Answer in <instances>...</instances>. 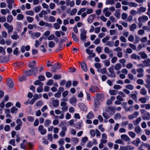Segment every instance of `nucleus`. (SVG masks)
<instances>
[{"label":"nucleus","instance_id":"obj_1","mask_svg":"<svg viewBox=\"0 0 150 150\" xmlns=\"http://www.w3.org/2000/svg\"><path fill=\"white\" fill-rule=\"evenodd\" d=\"M116 107L113 106H108L106 107L105 108V111L107 113H109V115H112L114 114L116 111Z\"/></svg>","mask_w":150,"mask_h":150},{"label":"nucleus","instance_id":"obj_2","mask_svg":"<svg viewBox=\"0 0 150 150\" xmlns=\"http://www.w3.org/2000/svg\"><path fill=\"white\" fill-rule=\"evenodd\" d=\"M142 117L144 120H149L150 119V114L145 110H141Z\"/></svg>","mask_w":150,"mask_h":150},{"label":"nucleus","instance_id":"obj_3","mask_svg":"<svg viewBox=\"0 0 150 150\" xmlns=\"http://www.w3.org/2000/svg\"><path fill=\"white\" fill-rule=\"evenodd\" d=\"M80 30L81 32L80 35L81 40L84 42L86 38V31L83 28L81 29Z\"/></svg>","mask_w":150,"mask_h":150},{"label":"nucleus","instance_id":"obj_4","mask_svg":"<svg viewBox=\"0 0 150 150\" xmlns=\"http://www.w3.org/2000/svg\"><path fill=\"white\" fill-rule=\"evenodd\" d=\"M61 67L59 64L57 63L54 64L52 66V72L53 73H55L57 71V70L60 68Z\"/></svg>","mask_w":150,"mask_h":150},{"label":"nucleus","instance_id":"obj_5","mask_svg":"<svg viewBox=\"0 0 150 150\" xmlns=\"http://www.w3.org/2000/svg\"><path fill=\"white\" fill-rule=\"evenodd\" d=\"M4 26L8 30V31L9 33H11L13 31V27L11 25H9L7 23H5L4 24Z\"/></svg>","mask_w":150,"mask_h":150},{"label":"nucleus","instance_id":"obj_6","mask_svg":"<svg viewBox=\"0 0 150 150\" xmlns=\"http://www.w3.org/2000/svg\"><path fill=\"white\" fill-rule=\"evenodd\" d=\"M38 130L40 132L41 134L44 135L47 132L46 130L44 128V127L43 125H40L38 127Z\"/></svg>","mask_w":150,"mask_h":150},{"label":"nucleus","instance_id":"obj_7","mask_svg":"<svg viewBox=\"0 0 150 150\" xmlns=\"http://www.w3.org/2000/svg\"><path fill=\"white\" fill-rule=\"evenodd\" d=\"M133 149V147L129 145H127L125 146L120 147V149L121 150H131Z\"/></svg>","mask_w":150,"mask_h":150},{"label":"nucleus","instance_id":"obj_8","mask_svg":"<svg viewBox=\"0 0 150 150\" xmlns=\"http://www.w3.org/2000/svg\"><path fill=\"white\" fill-rule=\"evenodd\" d=\"M148 20V17L145 15L139 17L138 19V21H140L142 22H144Z\"/></svg>","mask_w":150,"mask_h":150},{"label":"nucleus","instance_id":"obj_9","mask_svg":"<svg viewBox=\"0 0 150 150\" xmlns=\"http://www.w3.org/2000/svg\"><path fill=\"white\" fill-rule=\"evenodd\" d=\"M8 86L10 88H12L14 86V84L12 81V79L11 78H8L6 82Z\"/></svg>","mask_w":150,"mask_h":150},{"label":"nucleus","instance_id":"obj_10","mask_svg":"<svg viewBox=\"0 0 150 150\" xmlns=\"http://www.w3.org/2000/svg\"><path fill=\"white\" fill-rule=\"evenodd\" d=\"M120 137L122 140L125 141H129L130 139V138L126 134H122L121 135Z\"/></svg>","mask_w":150,"mask_h":150},{"label":"nucleus","instance_id":"obj_11","mask_svg":"<svg viewBox=\"0 0 150 150\" xmlns=\"http://www.w3.org/2000/svg\"><path fill=\"white\" fill-rule=\"evenodd\" d=\"M143 63L144 64L145 67H149L150 66V59H147L144 60L143 62Z\"/></svg>","mask_w":150,"mask_h":150},{"label":"nucleus","instance_id":"obj_12","mask_svg":"<svg viewBox=\"0 0 150 150\" xmlns=\"http://www.w3.org/2000/svg\"><path fill=\"white\" fill-rule=\"evenodd\" d=\"M139 54L140 55L141 58L142 59H146L147 57V55L145 53L144 51L140 52L139 53Z\"/></svg>","mask_w":150,"mask_h":150},{"label":"nucleus","instance_id":"obj_13","mask_svg":"<svg viewBox=\"0 0 150 150\" xmlns=\"http://www.w3.org/2000/svg\"><path fill=\"white\" fill-rule=\"evenodd\" d=\"M95 14H92L90 15L88 17L87 21L89 23H91L94 19V17L95 16Z\"/></svg>","mask_w":150,"mask_h":150},{"label":"nucleus","instance_id":"obj_14","mask_svg":"<svg viewBox=\"0 0 150 150\" xmlns=\"http://www.w3.org/2000/svg\"><path fill=\"white\" fill-rule=\"evenodd\" d=\"M81 66L82 69L85 71H87V68L85 62L82 61L81 64Z\"/></svg>","mask_w":150,"mask_h":150},{"label":"nucleus","instance_id":"obj_15","mask_svg":"<svg viewBox=\"0 0 150 150\" xmlns=\"http://www.w3.org/2000/svg\"><path fill=\"white\" fill-rule=\"evenodd\" d=\"M30 70L32 72V75L33 74L34 76H36V74L38 73V69L37 67H35L30 69Z\"/></svg>","mask_w":150,"mask_h":150},{"label":"nucleus","instance_id":"obj_16","mask_svg":"<svg viewBox=\"0 0 150 150\" xmlns=\"http://www.w3.org/2000/svg\"><path fill=\"white\" fill-rule=\"evenodd\" d=\"M100 103L98 100L97 98H96L94 99V106L96 108H98L99 107Z\"/></svg>","mask_w":150,"mask_h":150},{"label":"nucleus","instance_id":"obj_17","mask_svg":"<svg viewBox=\"0 0 150 150\" xmlns=\"http://www.w3.org/2000/svg\"><path fill=\"white\" fill-rule=\"evenodd\" d=\"M142 131V130L139 126H137L134 128V131L137 134H139Z\"/></svg>","mask_w":150,"mask_h":150},{"label":"nucleus","instance_id":"obj_18","mask_svg":"<svg viewBox=\"0 0 150 150\" xmlns=\"http://www.w3.org/2000/svg\"><path fill=\"white\" fill-rule=\"evenodd\" d=\"M40 81L39 80H36L35 81L34 84L36 85H39L40 87H42L43 85V83Z\"/></svg>","mask_w":150,"mask_h":150},{"label":"nucleus","instance_id":"obj_19","mask_svg":"<svg viewBox=\"0 0 150 150\" xmlns=\"http://www.w3.org/2000/svg\"><path fill=\"white\" fill-rule=\"evenodd\" d=\"M98 71L99 73H101L102 74H106L107 72L106 68H104L102 69H99L98 70Z\"/></svg>","mask_w":150,"mask_h":150},{"label":"nucleus","instance_id":"obj_20","mask_svg":"<svg viewBox=\"0 0 150 150\" xmlns=\"http://www.w3.org/2000/svg\"><path fill=\"white\" fill-rule=\"evenodd\" d=\"M131 58L133 59H137L139 60L140 59V57L139 56L135 54H133L131 56Z\"/></svg>","mask_w":150,"mask_h":150},{"label":"nucleus","instance_id":"obj_21","mask_svg":"<svg viewBox=\"0 0 150 150\" xmlns=\"http://www.w3.org/2000/svg\"><path fill=\"white\" fill-rule=\"evenodd\" d=\"M137 28V26L134 23L130 25L129 27V29L131 31H133L136 29Z\"/></svg>","mask_w":150,"mask_h":150},{"label":"nucleus","instance_id":"obj_22","mask_svg":"<svg viewBox=\"0 0 150 150\" xmlns=\"http://www.w3.org/2000/svg\"><path fill=\"white\" fill-rule=\"evenodd\" d=\"M40 35V33H32L31 34V37L33 38H34V36L36 38H38Z\"/></svg>","mask_w":150,"mask_h":150},{"label":"nucleus","instance_id":"obj_23","mask_svg":"<svg viewBox=\"0 0 150 150\" xmlns=\"http://www.w3.org/2000/svg\"><path fill=\"white\" fill-rule=\"evenodd\" d=\"M69 102L71 104L73 105L74 103H75L76 102V99L74 97H72L70 99Z\"/></svg>","mask_w":150,"mask_h":150},{"label":"nucleus","instance_id":"obj_24","mask_svg":"<svg viewBox=\"0 0 150 150\" xmlns=\"http://www.w3.org/2000/svg\"><path fill=\"white\" fill-rule=\"evenodd\" d=\"M141 121V118L140 117H139L135 121H133V124L134 125L136 126Z\"/></svg>","mask_w":150,"mask_h":150},{"label":"nucleus","instance_id":"obj_25","mask_svg":"<svg viewBox=\"0 0 150 150\" xmlns=\"http://www.w3.org/2000/svg\"><path fill=\"white\" fill-rule=\"evenodd\" d=\"M51 123V120H46L44 123V125L46 127H48Z\"/></svg>","mask_w":150,"mask_h":150},{"label":"nucleus","instance_id":"obj_26","mask_svg":"<svg viewBox=\"0 0 150 150\" xmlns=\"http://www.w3.org/2000/svg\"><path fill=\"white\" fill-rule=\"evenodd\" d=\"M71 36L73 40L76 42H77L79 41V39L76 36V35L74 34L73 33H71Z\"/></svg>","mask_w":150,"mask_h":150},{"label":"nucleus","instance_id":"obj_27","mask_svg":"<svg viewBox=\"0 0 150 150\" xmlns=\"http://www.w3.org/2000/svg\"><path fill=\"white\" fill-rule=\"evenodd\" d=\"M96 97V98L102 101L104 99V96L103 94H97Z\"/></svg>","mask_w":150,"mask_h":150},{"label":"nucleus","instance_id":"obj_28","mask_svg":"<svg viewBox=\"0 0 150 150\" xmlns=\"http://www.w3.org/2000/svg\"><path fill=\"white\" fill-rule=\"evenodd\" d=\"M41 7L40 6H38L33 8V10L35 13H38L40 11Z\"/></svg>","mask_w":150,"mask_h":150},{"label":"nucleus","instance_id":"obj_29","mask_svg":"<svg viewBox=\"0 0 150 150\" xmlns=\"http://www.w3.org/2000/svg\"><path fill=\"white\" fill-rule=\"evenodd\" d=\"M128 134L129 136L131 138H134L136 135L135 133L134 132L132 131L129 132H128Z\"/></svg>","mask_w":150,"mask_h":150},{"label":"nucleus","instance_id":"obj_30","mask_svg":"<svg viewBox=\"0 0 150 150\" xmlns=\"http://www.w3.org/2000/svg\"><path fill=\"white\" fill-rule=\"evenodd\" d=\"M115 3L114 0H107L105 2V4L106 5L110 4L111 5H113Z\"/></svg>","mask_w":150,"mask_h":150},{"label":"nucleus","instance_id":"obj_31","mask_svg":"<svg viewBox=\"0 0 150 150\" xmlns=\"http://www.w3.org/2000/svg\"><path fill=\"white\" fill-rule=\"evenodd\" d=\"M13 18L12 15H8L7 17V21L8 23H11L13 20Z\"/></svg>","mask_w":150,"mask_h":150},{"label":"nucleus","instance_id":"obj_32","mask_svg":"<svg viewBox=\"0 0 150 150\" xmlns=\"http://www.w3.org/2000/svg\"><path fill=\"white\" fill-rule=\"evenodd\" d=\"M121 114L120 113H117L116 114L114 117V119L115 120H117V119H120L121 118Z\"/></svg>","mask_w":150,"mask_h":150},{"label":"nucleus","instance_id":"obj_33","mask_svg":"<svg viewBox=\"0 0 150 150\" xmlns=\"http://www.w3.org/2000/svg\"><path fill=\"white\" fill-rule=\"evenodd\" d=\"M121 65L120 63L116 64L115 67V69L117 71L120 70L121 68Z\"/></svg>","mask_w":150,"mask_h":150},{"label":"nucleus","instance_id":"obj_34","mask_svg":"<svg viewBox=\"0 0 150 150\" xmlns=\"http://www.w3.org/2000/svg\"><path fill=\"white\" fill-rule=\"evenodd\" d=\"M114 42H110V41H107L105 43V45L108 46L110 47H112L113 46Z\"/></svg>","mask_w":150,"mask_h":150},{"label":"nucleus","instance_id":"obj_35","mask_svg":"<svg viewBox=\"0 0 150 150\" xmlns=\"http://www.w3.org/2000/svg\"><path fill=\"white\" fill-rule=\"evenodd\" d=\"M67 39V38L66 37H63L61 38L60 40V45H62V43L65 42Z\"/></svg>","mask_w":150,"mask_h":150},{"label":"nucleus","instance_id":"obj_36","mask_svg":"<svg viewBox=\"0 0 150 150\" xmlns=\"http://www.w3.org/2000/svg\"><path fill=\"white\" fill-rule=\"evenodd\" d=\"M18 110V109L15 107H13L11 109V112L12 113L16 114Z\"/></svg>","mask_w":150,"mask_h":150},{"label":"nucleus","instance_id":"obj_37","mask_svg":"<svg viewBox=\"0 0 150 150\" xmlns=\"http://www.w3.org/2000/svg\"><path fill=\"white\" fill-rule=\"evenodd\" d=\"M94 116L93 114L91 112H89L86 116V118L88 119H91Z\"/></svg>","mask_w":150,"mask_h":150},{"label":"nucleus","instance_id":"obj_38","mask_svg":"<svg viewBox=\"0 0 150 150\" xmlns=\"http://www.w3.org/2000/svg\"><path fill=\"white\" fill-rule=\"evenodd\" d=\"M53 105L54 107H57L59 105V101L55 100L53 101Z\"/></svg>","mask_w":150,"mask_h":150},{"label":"nucleus","instance_id":"obj_39","mask_svg":"<svg viewBox=\"0 0 150 150\" xmlns=\"http://www.w3.org/2000/svg\"><path fill=\"white\" fill-rule=\"evenodd\" d=\"M103 63L104 65L106 67L109 66L110 64V62L109 60H106L104 61Z\"/></svg>","mask_w":150,"mask_h":150},{"label":"nucleus","instance_id":"obj_40","mask_svg":"<svg viewBox=\"0 0 150 150\" xmlns=\"http://www.w3.org/2000/svg\"><path fill=\"white\" fill-rule=\"evenodd\" d=\"M103 116L106 119H108L110 117L109 115H108V113L106 112H104L103 113Z\"/></svg>","mask_w":150,"mask_h":150},{"label":"nucleus","instance_id":"obj_41","mask_svg":"<svg viewBox=\"0 0 150 150\" xmlns=\"http://www.w3.org/2000/svg\"><path fill=\"white\" fill-rule=\"evenodd\" d=\"M71 141L73 142L74 144H76L79 142V139L76 137H73L71 138Z\"/></svg>","mask_w":150,"mask_h":150},{"label":"nucleus","instance_id":"obj_42","mask_svg":"<svg viewBox=\"0 0 150 150\" xmlns=\"http://www.w3.org/2000/svg\"><path fill=\"white\" fill-rule=\"evenodd\" d=\"M115 16L117 18H119L120 17V13L119 10H116L115 13Z\"/></svg>","mask_w":150,"mask_h":150},{"label":"nucleus","instance_id":"obj_43","mask_svg":"<svg viewBox=\"0 0 150 150\" xmlns=\"http://www.w3.org/2000/svg\"><path fill=\"white\" fill-rule=\"evenodd\" d=\"M25 75L27 76H30L32 75V72L30 69L28 71H25Z\"/></svg>","mask_w":150,"mask_h":150},{"label":"nucleus","instance_id":"obj_44","mask_svg":"<svg viewBox=\"0 0 150 150\" xmlns=\"http://www.w3.org/2000/svg\"><path fill=\"white\" fill-rule=\"evenodd\" d=\"M146 9L145 8L143 7H140L139 9L138 10V13H140V12H144L146 11Z\"/></svg>","mask_w":150,"mask_h":150},{"label":"nucleus","instance_id":"obj_45","mask_svg":"<svg viewBox=\"0 0 150 150\" xmlns=\"http://www.w3.org/2000/svg\"><path fill=\"white\" fill-rule=\"evenodd\" d=\"M55 45L54 42L52 41H50L48 44V46L49 47H53Z\"/></svg>","mask_w":150,"mask_h":150},{"label":"nucleus","instance_id":"obj_46","mask_svg":"<svg viewBox=\"0 0 150 150\" xmlns=\"http://www.w3.org/2000/svg\"><path fill=\"white\" fill-rule=\"evenodd\" d=\"M30 64L28 65L29 67L30 68L33 67L35 65V61H33L32 63L30 62Z\"/></svg>","mask_w":150,"mask_h":150},{"label":"nucleus","instance_id":"obj_47","mask_svg":"<svg viewBox=\"0 0 150 150\" xmlns=\"http://www.w3.org/2000/svg\"><path fill=\"white\" fill-rule=\"evenodd\" d=\"M119 62L122 64L123 67H125V63L126 62V60L125 59H121L119 60Z\"/></svg>","mask_w":150,"mask_h":150},{"label":"nucleus","instance_id":"obj_48","mask_svg":"<svg viewBox=\"0 0 150 150\" xmlns=\"http://www.w3.org/2000/svg\"><path fill=\"white\" fill-rule=\"evenodd\" d=\"M133 142L135 145H138L140 142V140L139 138H137L136 140L133 141Z\"/></svg>","mask_w":150,"mask_h":150},{"label":"nucleus","instance_id":"obj_49","mask_svg":"<svg viewBox=\"0 0 150 150\" xmlns=\"http://www.w3.org/2000/svg\"><path fill=\"white\" fill-rule=\"evenodd\" d=\"M61 77V76L60 75H58L56 74H55L54 75L53 79H55L57 80L58 79H60Z\"/></svg>","mask_w":150,"mask_h":150},{"label":"nucleus","instance_id":"obj_50","mask_svg":"<svg viewBox=\"0 0 150 150\" xmlns=\"http://www.w3.org/2000/svg\"><path fill=\"white\" fill-rule=\"evenodd\" d=\"M17 19L18 20H22L24 18V16L22 14H18L17 17Z\"/></svg>","mask_w":150,"mask_h":150},{"label":"nucleus","instance_id":"obj_51","mask_svg":"<svg viewBox=\"0 0 150 150\" xmlns=\"http://www.w3.org/2000/svg\"><path fill=\"white\" fill-rule=\"evenodd\" d=\"M19 38V36L16 33L11 36V38L13 40H17Z\"/></svg>","mask_w":150,"mask_h":150},{"label":"nucleus","instance_id":"obj_52","mask_svg":"<svg viewBox=\"0 0 150 150\" xmlns=\"http://www.w3.org/2000/svg\"><path fill=\"white\" fill-rule=\"evenodd\" d=\"M27 119L28 121L30 122H33L34 120V117L31 116H28L27 117Z\"/></svg>","mask_w":150,"mask_h":150},{"label":"nucleus","instance_id":"obj_53","mask_svg":"<svg viewBox=\"0 0 150 150\" xmlns=\"http://www.w3.org/2000/svg\"><path fill=\"white\" fill-rule=\"evenodd\" d=\"M139 100L142 103H144L146 102V98L141 97L139 99Z\"/></svg>","mask_w":150,"mask_h":150},{"label":"nucleus","instance_id":"obj_54","mask_svg":"<svg viewBox=\"0 0 150 150\" xmlns=\"http://www.w3.org/2000/svg\"><path fill=\"white\" fill-rule=\"evenodd\" d=\"M49 21L50 22H54L55 21V18L54 16H50L49 17Z\"/></svg>","mask_w":150,"mask_h":150},{"label":"nucleus","instance_id":"obj_55","mask_svg":"<svg viewBox=\"0 0 150 150\" xmlns=\"http://www.w3.org/2000/svg\"><path fill=\"white\" fill-rule=\"evenodd\" d=\"M58 143L59 146H63L64 143V141L63 139H60Z\"/></svg>","mask_w":150,"mask_h":150},{"label":"nucleus","instance_id":"obj_56","mask_svg":"<svg viewBox=\"0 0 150 150\" xmlns=\"http://www.w3.org/2000/svg\"><path fill=\"white\" fill-rule=\"evenodd\" d=\"M115 142L117 144H124V142L122 139H119L116 140L115 141Z\"/></svg>","mask_w":150,"mask_h":150},{"label":"nucleus","instance_id":"obj_57","mask_svg":"<svg viewBox=\"0 0 150 150\" xmlns=\"http://www.w3.org/2000/svg\"><path fill=\"white\" fill-rule=\"evenodd\" d=\"M129 96L131 97L133 100L137 102V98L136 94H130Z\"/></svg>","mask_w":150,"mask_h":150},{"label":"nucleus","instance_id":"obj_58","mask_svg":"<svg viewBox=\"0 0 150 150\" xmlns=\"http://www.w3.org/2000/svg\"><path fill=\"white\" fill-rule=\"evenodd\" d=\"M16 123L17 124V125L21 126L23 124V122L21 120L19 119H18L16 120Z\"/></svg>","mask_w":150,"mask_h":150},{"label":"nucleus","instance_id":"obj_59","mask_svg":"<svg viewBox=\"0 0 150 150\" xmlns=\"http://www.w3.org/2000/svg\"><path fill=\"white\" fill-rule=\"evenodd\" d=\"M25 13L27 15L32 16L34 14V13L33 11L31 10L26 11Z\"/></svg>","mask_w":150,"mask_h":150},{"label":"nucleus","instance_id":"obj_60","mask_svg":"<svg viewBox=\"0 0 150 150\" xmlns=\"http://www.w3.org/2000/svg\"><path fill=\"white\" fill-rule=\"evenodd\" d=\"M61 109L62 110V113L66 111L68 109V106H66L64 107H62V108Z\"/></svg>","mask_w":150,"mask_h":150},{"label":"nucleus","instance_id":"obj_61","mask_svg":"<svg viewBox=\"0 0 150 150\" xmlns=\"http://www.w3.org/2000/svg\"><path fill=\"white\" fill-rule=\"evenodd\" d=\"M144 33V31L143 29H140L138 31V33L139 35H142Z\"/></svg>","mask_w":150,"mask_h":150},{"label":"nucleus","instance_id":"obj_62","mask_svg":"<svg viewBox=\"0 0 150 150\" xmlns=\"http://www.w3.org/2000/svg\"><path fill=\"white\" fill-rule=\"evenodd\" d=\"M38 78L39 80L41 81H44L45 79V77L42 75L39 76L38 77Z\"/></svg>","mask_w":150,"mask_h":150},{"label":"nucleus","instance_id":"obj_63","mask_svg":"<svg viewBox=\"0 0 150 150\" xmlns=\"http://www.w3.org/2000/svg\"><path fill=\"white\" fill-rule=\"evenodd\" d=\"M90 134L93 137H94L96 135V132L93 129H92L91 130L90 132Z\"/></svg>","mask_w":150,"mask_h":150},{"label":"nucleus","instance_id":"obj_64","mask_svg":"<svg viewBox=\"0 0 150 150\" xmlns=\"http://www.w3.org/2000/svg\"><path fill=\"white\" fill-rule=\"evenodd\" d=\"M102 48L100 46H98L97 47L96 49V51L98 52V53H100L102 50Z\"/></svg>","mask_w":150,"mask_h":150}]
</instances>
